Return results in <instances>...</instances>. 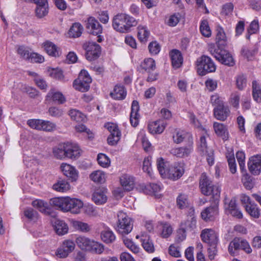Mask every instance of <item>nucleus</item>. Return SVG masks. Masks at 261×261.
<instances>
[{
    "mask_svg": "<svg viewBox=\"0 0 261 261\" xmlns=\"http://www.w3.org/2000/svg\"><path fill=\"white\" fill-rule=\"evenodd\" d=\"M184 172V163L182 162H175L169 166L164 178L176 180L183 175Z\"/></svg>",
    "mask_w": 261,
    "mask_h": 261,
    "instance_id": "7",
    "label": "nucleus"
},
{
    "mask_svg": "<svg viewBox=\"0 0 261 261\" xmlns=\"http://www.w3.org/2000/svg\"><path fill=\"white\" fill-rule=\"evenodd\" d=\"M245 210L249 215L254 218H258L260 215V210L257 205L254 203L245 205Z\"/></svg>",
    "mask_w": 261,
    "mask_h": 261,
    "instance_id": "51",
    "label": "nucleus"
},
{
    "mask_svg": "<svg viewBox=\"0 0 261 261\" xmlns=\"http://www.w3.org/2000/svg\"><path fill=\"white\" fill-rule=\"evenodd\" d=\"M127 94V92L124 87L120 85H116L113 90L111 92V96L115 100H123Z\"/></svg>",
    "mask_w": 261,
    "mask_h": 261,
    "instance_id": "35",
    "label": "nucleus"
},
{
    "mask_svg": "<svg viewBox=\"0 0 261 261\" xmlns=\"http://www.w3.org/2000/svg\"><path fill=\"white\" fill-rule=\"evenodd\" d=\"M227 38L223 29L221 27H218L217 28V35L216 37V43L217 46L221 47V42L223 41L225 42L226 41Z\"/></svg>",
    "mask_w": 261,
    "mask_h": 261,
    "instance_id": "60",
    "label": "nucleus"
},
{
    "mask_svg": "<svg viewBox=\"0 0 261 261\" xmlns=\"http://www.w3.org/2000/svg\"><path fill=\"white\" fill-rule=\"evenodd\" d=\"M87 29L90 33L97 36V41L101 42L103 37L100 34L102 32V27L99 22L93 17H90L87 20Z\"/></svg>",
    "mask_w": 261,
    "mask_h": 261,
    "instance_id": "13",
    "label": "nucleus"
},
{
    "mask_svg": "<svg viewBox=\"0 0 261 261\" xmlns=\"http://www.w3.org/2000/svg\"><path fill=\"white\" fill-rule=\"evenodd\" d=\"M92 239L85 236H79L75 239V243L82 250L89 251Z\"/></svg>",
    "mask_w": 261,
    "mask_h": 261,
    "instance_id": "40",
    "label": "nucleus"
},
{
    "mask_svg": "<svg viewBox=\"0 0 261 261\" xmlns=\"http://www.w3.org/2000/svg\"><path fill=\"white\" fill-rule=\"evenodd\" d=\"M182 17L179 13H175L170 15L166 20V23L170 27L176 26Z\"/></svg>",
    "mask_w": 261,
    "mask_h": 261,
    "instance_id": "59",
    "label": "nucleus"
},
{
    "mask_svg": "<svg viewBox=\"0 0 261 261\" xmlns=\"http://www.w3.org/2000/svg\"><path fill=\"white\" fill-rule=\"evenodd\" d=\"M177 206L180 209L188 208V211L190 207L188 196L185 194H180L176 198Z\"/></svg>",
    "mask_w": 261,
    "mask_h": 261,
    "instance_id": "49",
    "label": "nucleus"
},
{
    "mask_svg": "<svg viewBox=\"0 0 261 261\" xmlns=\"http://www.w3.org/2000/svg\"><path fill=\"white\" fill-rule=\"evenodd\" d=\"M193 150V141H190L188 146L173 148L171 149L170 152L173 156L179 158H184L188 156Z\"/></svg>",
    "mask_w": 261,
    "mask_h": 261,
    "instance_id": "19",
    "label": "nucleus"
},
{
    "mask_svg": "<svg viewBox=\"0 0 261 261\" xmlns=\"http://www.w3.org/2000/svg\"><path fill=\"white\" fill-rule=\"evenodd\" d=\"M170 57L173 67L178 68L180 67L183 62L180 52L177 50H173L170 53Z\"/></svg>",
    "mask_w": 261,
    "mask_h": 261,
    "instance_id": "41",
    "label": "nucleus"
},
{
    "mask_svg": "<svg viewBox=\"0 0 261 261\" xmlns=\"http://www.w3.org/2000/svg\"><path fill=\"white\" fill-rule=\"evenodd\" d=\"M156 166L160 175L164 178L170 166L168 162L162 157L158 158L156 159Z\"/></svg>",
    "mask_w": 261,
    "mask_h": 261,
    "instance_id": "43",
    "label": "nucleus"
},
{
    "mask_svg": "<svg viewBox=\"0 0 261 261\" xmlns=\"http://www.w3.org/2000/svg\"><path fill=\"white\" fill-rule=\"evenodd\" d=\"M71 119L76 122H82L86 119V116L79 110L72 109L69 111L68 113Z\"/></svg>",
    "mask_w": 261,
    "mask_h": 261,
    "instance_id": "55",
    "label": "nucleus"
},
{
    "mask_svg": "<svg viewBox=\"0 0 261 261\" xmlns=\"http://www.w3.org/2000/svg\"><path fill=\"white\" fill-rule=\"evenodd\" d=\"M42 46L49 56L57 58L61 56L62 55L61 48L51 41H45L42 44Z\"/></svg>",
    "mask_w": 261,
    "mask_h": 261,
    "instance_id": "21",
    "label": "nucleus"
},
{
    "mask_svg": "<svg viewBox=\"0 0 261 261\" xmlns=\"http://www.w3.org/2000/svg\"><path fill=\"white\" fill-rule=\"evenodd\" d=\"M71 225L75 230L82 232H88L91 230V227L87 223L81 221L71 220Z\"/></svg>",
    "mask_w": 261,
    "mask_h": 261,
    "instance_id": "42",
    "label": "nucleus"
},
{
    "mask_svg": "<svg viewBox=\"0 0 261 261\" xmlns=\"http://www.w3.org/2000/svg\"><path fill=\"white\" fill-rule=\"evenodd\" d=\"M199 187L201 193L207 196H211L214 203H218L219 200L221 188L218 185H213L212 181L205 174H202Z\"/></svg>",
    "mask_w": 261,
    "mask_h": 261,
    "instance_id": "2",
    "label": "nucleus"
},
{
    "mask_svg": "<svg viewBox=\"0 0 261 261\" xmlns=\"http://www.w3.org/2000/svg\"><path fill=\"white\" fill-rule=\"evenodd\" d=\"M139 110V103L136 100H134L132 104L131 112L130 114V122L132 126H137L139 122L140 115L138 113Z\"/></svg>",
    "mask_w": 261,
    "mask_h": 261,
    "instance_id": "29",
    "label": "nucleus"
},
{
    "mask_svg": "<svg viewBox=\"0 0 261 261\" xmlns=\"http://www.w3.org/2000/svg\"><path fill=\"white\" fill-rule=\"evenodd\" d=\"M140 66L146 71H149L150 70H154L155 69V61L152 58H147L144 60Z\"/></svg>",
    "mask_w": 261,
    "mask_h": 261,
    "instance_id": "62",
    "label": "nucleus"
},
{
    "mask_svg": "<svg viewBox=\"0 0 261 261\" xmlns=\"http://www.w3.org/2000/svg\"><path fill=\"white\" fill-rule=\"evenodd\" d=\"M125 246L134 253H138L140 250V247L135 244L131 239L124 237L123 239Z\"/></svg>",
    "mask_w": 261,
    "mask_h": 261,
    "instance_id": "57",
    "label": "nucleus"
},
{
    "mask_svg": "<svg viewBox=\"0 0 261 261\" xmlns=\"http://www.w3.org/2000/svg\"><path fill=\"white\" fill-rule=\"evenodd\" d=\"M66 159L76 160L82 154V150L76 143L66 142Z\"/></svg>",
    "mask_w": 261,
    "mask_h": 261,
    "instance_id": "15",
    "label": "nucleus"
},
{
    "mask_svg": "<svg viewBox=\"0 0 261 261\" xmlns=\"http://www.w3.org/2000/svg\"><path fill=\"white\" fill-rule=\"evenodd\" d=\"M75 247V243L72 240H65L57 249L55 255L60 258H66L73 251Z\"/></svg>",
    "mask_w": 261,
    "mask_h": 261,
    "instance_id": "10",
    "label": "nucleus"
},
{
    "mask_svg": "<svg viewBox=\"0 0 261 261\" xmlns=\"http://www.w3.org/2000/svg\"><path fill=\"white\" fill-rule=\"evenodd\" d=\"M89 178L95 183L103 184L106 181L107 175L105 172L97 170L93 171L90 174Z\"/></svg>",
    "mask_w": 261,
    "mask_h": 261,
    "instance_id": "37",
    "label": "nucleus"
},
{
    "mask_svg": "<svg viewBox=\"0 0 261 261\" xmlns=\"http://www.w3.org/2000/svg\"><path fill=\"white\" fill-rule=\"evenodd\" d=\"M71 189L69 182L64 179L58 180L53 185V189L56 191L62 193H66Z\"/></svg>",
    "mask_w": 261,
    "mask_h": 261,
    "instance_id": "36",
    "label": "nucleus"
},
{
    "mask_svg": "<svg viewBox=\"0 0 261 261\" xmlns=\"http://www.w3.org/2000/svg\"><path fill=\"white\" fill-rule=\"evenodd\" d=\"M187 137L189 138V141H192V137L185 131L179 129H176L172 134V139L174 143L179 144L182 142Z\"/></svg>",
    "mask_w": 261,
    "mask_h": 261,
    "instance_id": "38",
    "label": "nucleus"
},
{
    "mask_svg": "<svg viewBox=\"0 0 261 261\" xmlns=\"http://www.w3.org/2000/svg\"><path fill=\"white\" fill-rule=\"evenodd\" d=\"M142 245L144 249L149 253H152L154 248L152 242L149 238H141Z\"/></svg>",
    "mask_w": 261,
    "mask_h": 261,
    "instance_id": "64",
    "label": "nucleus"
},
{
    "mask_svg": "<svg viewBox=\"0 0 261 261\" xmlns=\"http://www.w3.org/2000/svg\"><path fill=\"white\" fill-rule=\"evenodd\" d=\"M46 99L52 100L58 104H63L66 100L63 94L55 89H51L49 90L46 96Z\"/></svg>",
    "mask_w": 261,
    "mask_h": 261,
    "instance_id": "25",
    "label": "nucleus"
},
{
    "mask_svg": "<svg viewBox=\"0 0 261 261\" xmlns=\"http://www.w3.org/2000/svg\"><path fill=\"white\" fill-rule=\"evenodd\" d=\"M230 114V110L227 107L224 105L216 107L214 109V115L215 117L220 121L225 120Z\"/></svg>",
    "mask_w": 261,
    "mask_h": 261,
    "instance_id": "31",
    "label": "nucleus"
},
{
    "mask_svg": "<svg viewBox=\"0 0 261 261\" xmlns=\"http://www.w3.org/2000/svg\"><path fill=\"white\" fill-rule=\"evenodd\" d=\"M136 189L140 192H143L146 194H152L158 197L159 193L163 189V186L160 183L149 184L147 185L139 184L137 185Z\"/></svg>",
    "mask_w": 261,
    "mask_h": 261,
    "instance_id": "11",
    "label": "nucleus"
},
{
    "mask_svg": "<svg viewBox=\"0 0 261 261\" xmlns=\"http://www.w3.org/2000/svg\"><path fill=\"white\" fill-rule=\"evenodd\" d=\"M90 247L88 251L93 252L97 254H100L103 253L105 250L104 245L94 240H92Z\"/></svg>",
    "mask_w": 261,
    "mask_h": 261,
    "instance_id": "53",
    "label": "nucleus"
},
{
    "mask_svg": "<svg viewBox=\"0 0 261 261\" xmlns=\"http://www.w3.org/2000/svg\"><path fill=\"white\" fill-rule=\"evenodd\" d=\"M60 169L62 174L71 182H76L79 178V172L76 167L67 163H62Z\"/></svg>",
    "mask_w": 261,
    "mask_h": 261,
    "instance_id": "8",
    "label": "nucleus"
},
{
    "mask_svg": "<svg viewBox=\"0 0 261 261\" xmlns=\"http://www.w3.org/2000/svg\"><path fill=\"white\" fill-rule=\"evenodd\" d=\"M103 229L100 232L101 240L106 244L112 243L115 241L116 236L112 230L105 225H101Z\"/></svg>",
    "mask_w": 261,
    "mask_h": 261,
    "instance_id": "32",
    "label": "nucleus"
},
{
    "mask_svg": "<svg viewBox=\"0 0 261 261\" xmlns=\"http://www.w3.org/2000/svg\"><path fill=\"white\" fill-rule=\"evenodd\" d=\"M82 208L84 213L89 216L95 217L98 214L97 208L91 203H87L84 204V206Z\"/></svg>",
    "mask_w": 261,
    "mask_h": 261,
    "instance_id": "56",
    "label": "nucleus"
},
{
    "mask_svg": "<svg viewBox=\"0 0 261 261\" xmlns=\"http://www.w3.org/2000/svg\"><path fill=\"white\" fill-rule=\"evenodd\" d=\"M83 206L84 203L81 199L69 196L68 212L73 214H79Z\"/></svg>",
    "mask_w": 261,
    "mask_h": 261,
    "instance_id": "24",
    "label": "nucleus"
},
{
    "mask_svg": "<svg viewBox=\"0 0 261 261\" xmlns=\"http://www.w3.org/2000/svg\"><path fill=\"white\" fill-rule=\"evenodd\" d=\"M199 30L201 35L206 38L212 36V30L207 19H203L200 21Z\"/></svg>",
    "mask_w": 261,
    "mask_h": 261,
    "instance_id": "46",
    "label": "nucleus"
},
{
    "mask_svg": "<svg viewBox=\"0 0 261 261\" xmlns=\"http://www.w3.org/2000/svg\"><path fill=\"white\" fill-rule=\"evenodd\" d=\"M188 218L182 222L181 227L182 229L191 230L194 229L196 225V219L195 216V210L193 207H190L187 212Z\"/></svg>",
    "mask_w": 261,
    "mask_h": 261,
    "instance_id": "18",
    "label": "nucleus"
},
{
    "mask_svg": "<svg viewBox=\"0 0 261 261\" xmlns=\"http://www.w3.org/2000/svg\"><path fill=\"white\" fill-rule=\"evenodd\" d=\"M53 227L56 232L59 236L65 235L68 232V226L67 224L63 220L56 219L53 223Z\"/></svg>",
    "mask_w": 261,
    "mask_h": 261,
    "instance_id": "34",
    "label": "nucleus"
},
{
    "mask_svg": "<svg viewBox=\"0 0 261 261\" xmlns=\"http://www.w3.org/2000/svg\"><path fill=\"white\" fill-rule=\"evenodd\" d=\"M92 200L96 205L106 203L108 200L107 189L102 188L95 190L92 195Z\"/></svg>",
    "mask_w": 261,
    "mask_h": 261,
    "instance_id": "20",
    "label": "nucleus"
},
{
    "mask_svg": "<svg viewBox=\"0 0 261 261\" xmlns=\"http://www.w3.org/2000/svg\"><path fill=\"white\" fill-rule=\"evenodd\" d=\"M75 130L78 133H84L89 139L92 140L94 137V133L89 129L87 128L86 126L83 124H78L76 125L75 126Z\"/></svg>",
    "mask_w": 261,
    "mask_h": 261,
    "instance_id": "58",
    "label": "nucleus"
},
{
    "mask_svg": "<svg viewBox=\"0 0 261 261\" xmlns=\"http://www.w3.org/2000/svg\"><path fill=\"white\" fill-rule=\"evenodd\" d=\"M52 153L53 156L57 160H66V142L60 143L54 146L52 149Z\"/></svg>",
    "mask_w": 261,
    "mask_h": 261,
    "instance_id": "26",
    "label": "nucleus"
},
{
    "mask_svg": "<svg viewBox=\"0 0 261 261\" xmlns=\"http://www.w3.org/2000/svg\"><path fill=\"white\" fill-rule=\"evenodd\" d=\"M242 173L241 181L245 188L247 190L252 189L254 185L253 178L247 172L246 170H241Z\"/></svg>",
    "mask_w": 261,
    "mask_h": 261,
    "instance_id": "39",
    "label": "nucleus"
},
{
    "mask_svg": "<svg viewBox=\"0 0 261 261\" xmlns=\"http://www.w3.org/2000/svg\"><path fill=\"white\" fill-rule=\"evenodd\" d=\"M97 161L98 164L103 168H108L111 166V160L105 154L100 153L97 156Z\"/></svg>",
    "mask_w": 261,
    "mask_h": 261,
    "instance_id": "52",
    "label": "nucleus"
},
{
    "mask_svg": "<svg viewBox=\"0 0 261 261\" xmlns=\"http://www.w3.org/2000/svg\"><path fill=\"white\" fill-rule=\"evenodd\" d=\"M73 87L77 91L84 92L87 91L90 88V84L83 82L81 80L75 79L73 82Z\"/></svg>",
    "mask_w": 261,
    "mask_h": 261,
    "instance_id": "54",
    "label": "nucleus"
},
{
    "mask_svg": "<svg viewBox=\"0 0 261 261\" xmlns=\"http://www.w3.org/2000/svg\"><path fill=\"white\" fill-rule=\"evenodd\" d=\"M249 172L253 175H258L261 173V154L251 156L247 163Z\"/></svg>",
    "mask_w": 261,
    "mask_h": 261,
    "instance_id": "14",
    "label": "nucleus"
},
{
    "mask_svg": "<svg viewBox=\"0 0 261 261\" xmlns=\"http://www.w3.org/2000/svg\"><path fill=\"white\" fill-rule=\"evenodd\" d=\"M167 126V123L161 119L150 122L148 125V129L152 134H162Z\"/></svg>",
    "mask_w": 261,
    "mask_h": 261,
    "instance_id": "22",
    "label": "nucleus"
},
{
    "mask_svg": "<svg viewBox=\"0 0 261 261\" xmlns=\"http://www.w3.org/2000/svg\"><path fill=\"white\" fill-rule=\"evenodd\" d=\"M202 135L200 138L198 144V151L202 156L206 157L210 165L214 164V152L212 149L208 148L206 144V137L208 136L207 130L205 128L202 129Z\"/></svg>",
    "mask_w": 261,
    "mask_h": 261,
    "instance_id": "5",
    "label": "nucleus"
},
{
    "mask_svg": "<svg viewBox=\"0 0 261 261\" xmlns=\"http://www.w3.org/2000/svg\"><path fill=\"white\" fill-rule=\"evenodd\" d=\"M105 127L110 133L107 138L108 143L112 146L116 145L121 136L117 125L114 123L108 122L105 124Z\"/></svg>",
    "mask_w": 261,
    "mask_h": 261,
    "instance_id": "9",
    "label": "nucleus"
},
{
    "mask_svg": "<svg viewBox=\"0 0 261 261\" xmlns=\"http://www.w3.org/2000/svg\"><path fill=\"white\" fill-rule=\"evenodd\" d=\"M118 222L117 230L122 235H126L130 233L133 229L132 219L123 212H119L117 215Z\"/></svg>",
    "mask_w": 261,
    "mask_h": 261,
    "instance_id": "6",
    "label": "nucleus"
},
{
    "mask_svg": "<svg viewBox=\"0 0 261 261\" xmlns=\"http://www.w3.org/2000/svg\"><path fill=\"white\" fill-rule=\"evenodd\" d=\"M121 185L127 191L132 190L135 187V180L133 176L128 174H123L120 178Z\"/></svg>",
    "mask_w": 261,
    "mask_h": 261,
    "instance_id": "33",
    "label": "nucleus"
},
{
    "mask_svg": "<svg viewBox=\"0 0 261 261\" xmlns=\"http://www.w3.org/2000/svg\"><path fill=\"white\" fill-rule=\"evenodd\" d=\"M252 95L253 100L258 103H261V87L256 81L252 82Z\"/></svg>",
    "mask_w": 261,
    "mask_h": 261,
    "instance_id": "50",
    "label": "nucleus"
},
{
    "mask_svg": "<svg viewBox=\"0 0 261 261\" xmlns=\"http://www.w3.org/2000/svg\"><path fill=\"white\" fill-rule=\"evenodd\" d=\"M213 206H210L203 210L201 213V216L202 219L206 221H211L214 219L218 214V203H215Z\"/></svg>",
    "mask_w": 261,
    "mask_h": 261,
    "instance_id": "28",
    "label": "nucleus"
},
{
    "mask_svg": "<svg viewBox=\"0 0 261 261\" xmlns=\"http://www.w3.org/2000/svg\"><path fill=\"white\" fill-rule=\"evenodd\" d=\"M47 74L52 79L59 81L63 83H66L69 81V79L65 77L63 71L59 67L52 68L47 67Z\"/></svg>",
    "mask_w": 261,
    "mask_h": 261,
    "instance_id": "23",
    "label": "nucleus"
},
{
    "mask_svg": "<svg viewBox=\"0 0 261 261\" xmlns=\"http://www.w3.org/2000/svg\"><path fill=\"white\" fill-rule=\"evenodd\" d=\"M137 24V20L133 17L126 14H119L115 15L112 20V27L117 32L126 33L130 31L132 27Z\"/></svg>",
    "mask_w": 261,
    "mask_h": 261,
    "instance_id": "1",
    "label": "nucleus"
},
{
    "mask_svg": "<svg viewBox=\"0 0 261 261\" xmlns=\"http://www.w3.org/2000/svg\"><path fill=\"white\" fill-rule=\"evenodd\" d=\"M240 239L235 238L230 243L228 246V251L230 254L235 255L237 251L240 249Z\"/></svg>",
    "mask_w": 261,
    "mask_h": 261,
    "instance_id": "61",
    "label": "nucleus"
},
{
    "mask_svg": "<svg viewBox=\"0 0 261 261\" xmlns=\"http://www.w3.org/2000/svg\"><path fill=\"white\" fill-rule=\"evenodd\" d=\"M208 50L211 55L221 63L230 66L234 65L231 55L220 46L216 47L214 43H210L208 45Z\"/></svg>",
    "mask_w": 261,
    "mask_h": 261,
    "instance_id": "3",
    "label": "nucleus"
},
{
    "mask_svg": "<svg viewBox=\"0 0 261 261\" xmlns=\"http://www.w3.org/2000/svg\"><path fill=\"white\" fill-rule=\"evenodd\" d=\"M213 128L216 134L221 137L223 140H227L229 138V132L227 126L223 123L215 122L213 123Z\"/></svg>",
    "mask_w": 261,
    "mask_h": 261,
    "instance_id": "27",
    "label": "nucleus"
},
{
    "mask_svg": "<svg viewBox=\"0 0 261 261\" xmlns=\"http://www.w3.org/2000/svg\"><path fill=\"white\" fill-rule=\"evenodd\" d=\"M83 48L86 51V58L90 61L96 59L100 54V46L93 42H88L83 45Z\"/></svg>",
    "mask_w": 261,
    "mask_h": 261,
    "instance_id": "12",
    "label": "nucleus"
},
{
    "mask_svg": "<svg viewBox=\"0 0 261 261\" xmlns=\"http://www.w3.org/2000/svg\"><path fill=\"white\" fill-rule=\"evenodd\" d=\"M32 205L41 213L45 215H49L51 213V208L48 203L41 199H36L32 201Z\"/></svg>",
    "mask_w": 261,
    "mask_h": 261,
    "instance_id": "30",
    "label": "nucleus"
},
{
    "mask_svg": "<svg viewBox=\"0 0 261 261\" xmlns=\"http://www.w3.org/2000/svg\"><path fill=\"white\" fill-rule=\"evenodd\" d=\"M137 141L141 142L143 149L146 151H149L151 149V145L146 137L145 131H140L138 135Z\"/></svg>",
    "mask_w": 261,
    "mask_h": 261,
    "instance_id": "47",
    "label": "nucleus"
},
{
    "mask_svg": "<svg viewBox=\"0 0 261 261\" xmlns=\"http://www.w3.org/2000/svg\"><path fill=\"white\" fill-rule=\"evenodd\" d=\"M84 30L83 27L79 22L72 24L68 31V35L71 38H76L81 36Z\"/></svg>",
    "mask_w": 261,
    "mask_h": 261,
    "instance_id": "44",
    "label": "nucleus"
},
{
    "mask_svg": "<svg viewBox=\"0 0 261 261\" xmlns=\"http://www.w3.org/2000/svg\"><path fill=\"white\" fill-rule=\"evenodd\" d=\"M196 69L199 75L203 76L216 71V66L212 59L205 55L198 58L196 62Z\"/></svg>",
    "mask_w": 261,
    "mask_h": 261,
    "instance_id": "4",
    "label": "nucleus"
},
{
    "mask_svg": "<svg viewBox=\"0 0 261 261\" xmlns=\"http://www.w3.org/2000/svg\"><path fill=\"white\" fill-rule=\"evenodd\" d=\"M200 237L203 242L209 245H214L218 242V234L211 228H205L202 230Z\"/></svg>",
    "mask_w": 261,
    "mask_h": 261,
    "instance_id": "16",
    "label": "nucleus"
},
{
    "mask_svg": "<svg viewBox=\"0 0 261 261\" xmlns=\"http://www.w3.org/2000/svg\"><path fill=\"white\" fill-rule=\"evenodd\" d=\"M158 229L160 231L161 236L164 238H168L172 233V226L167 223H161L158 225Z\"/></svg>",
    "mask_w": 261,
    "mask_h": 261,
    "instance_id": "45",
    "label": "nucleus"
},
{
    "mask_svg": "<svg viewBox=\"0 0 261 261\" xmlns=\"http://www.w3.org/2000/svg\"><path fill=\"white\" fill-rule=\"evenodd\" d=\"M48 6H36L35 8V16L38 18H42L46 16L48 13Z\"/></svg>",
    "mask_w": 261,
    "mask_h": 261,
    "instance_id": "63",
    "label": "nucleus"
},
{
    "mask_svg": "<svg viewBox=\"0 0 261 261\" xmlns=\"http://www.w3.org/2000/svg\"><path fill=\"white\" fill-rule=\"evenodd\" d=\"M69 196L55 197L49 201L51 206L63 212H68Z\"/></svg>",
    "mask_w": 261,
    "mask_h": 261,
    "instance_id": "17",
    "label": "nucleus"
},
{
    "mask_svg": "<svg viewBox=\"0 0 261 261\" xmlns=\"http://www.w3.org/2000/svg\"><path fill=\"white\" fill-rule=\"evenodd\" d=\"M150 36V32L145 25H140L138 27V38L143 42L147 41Z\"/></svg>",
    "mask_w": 261,
    "mask_h": 261,
    "instance_id": "48",
    "label": "nucleus"
}]
</instances>
